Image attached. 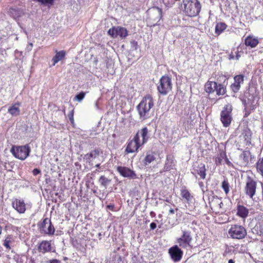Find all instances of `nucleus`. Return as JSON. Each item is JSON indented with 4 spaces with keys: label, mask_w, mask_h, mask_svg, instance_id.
<instances>
[{
    "label": "nucleus",
    "mask_w": 263,
    "mask_h": 263,
    "mask_svg": "<svg viewBox=\"0 0 263 263\" xmlns=\"http://www.w3.org/2000/svg\"><path fill=\"white\" fill-rule=\"evenodd\" d=\"M68 118L70 120V123L72 125H74V110L72 109L70 112H69L68 114Z\"/></svg>",
    "instance_id": "a19ab883"
},
{
    "label": "nucleus",
    "mask_w": 263,
    "mask_h": 263,
    "mask_svg": "<svg viewBox=\"0 0 263 263\" xmlns=\"http://www.w3.org/2000/svg\"><path fill=\"white\" fill-rule=\"evenodd\" d=\"M180 194L181 197L183 199H185V201L188 203L190 202L193 198V196L191 195V194L190 193L188 190L186 189L185 188L182 189L181 190Z\"/></svg>",
    "instance_id": "c756f323"
},
{
    "label": "nucleus",
    "mask_w": 263,
    "mask_h": 263,
    "mask_svg": "<svg viewBox=\"0 0 263 263\" xmlns=\"http://www.w3.org/2000/svg\"><path fill=\"white\" fill-rule=\"evenodd\" d=\"M219 78H220V79H222V80H224L223 82H225V81L226 80V77H225L224 76L222 75V74H221V75L219 76V77H218V78H217V81H220V80H219Z\"/></svg>",
    "instance_id": "de8ad7c7"
},
{
    "label": "nucleus",
    "mask_w": 263,
    "mask_h": 263,
    "mask_svg": "<svg viewBox=\"0 0 263 263\" xmlns=\"http://www.w3.org/2000/svg\"><path fill=\"white\" fill-rule=\"evenodd\" d=\"M257 172L263 177V157L258 159L255 164Z\"/></svg>",
    "instance_id": "7c9ffc66"
},
{
    "label": "nucleus",
    "mask_w": 263,
    "mask_h": 263,
    "mask_svg": "<svg viewBox=\"0 0 263 263\" xmlns=\"http://www.w3.org/2000/svg\"><path fill=\"white\" fill-rule=\"evenodd\" d=\"M21 103L19 102H16L12 104L8 109V112L12 116H18L20 113V106Z\"/></svg>",
    "instance_id": "393cba45"
},
{
    "label": "nucleus",
    "mask_w": 263,
    "mask_h": 263,
    "mask_svg": "<svg viewBox=\"0 0 263 263\" xmlns=\"http://www.w3.org/2000/svg\"><path fill=\"white\" fill-rule=\"evenodd\" d=\"M108 34L113 38L119 36L121 38L123 39L128 35V31L126 28L123 27H112L108 30Z\"/></svg>",
    "instance_id": "f8f14e48"
},
{
    "label": "nucleus",
    "mask_w": 263,
    "mask_h": 263,
    "mask_svg": "<svg viewBox=\"0 0 263 263\" xmlns=\"http://www.w3.org/2000/svg\"><path fill=\"white\" fill-rule=\"evenodd\" d=\"M138 135H135L132 139H129L127 143L125 152L126 154L133 153L138 151L139 148L143 146Z\"/></svg>",
    "instance_id": "1a4fd4ad"
},
{
    "label": "nucleus",
    "mask_w": 263,
    "mask_h": 263,
    "mask_svg": "<svg viewBox=\"0 0 263 263\" xmlns=\"http://www.w3.org/2000/svg\"><path fill=\"white\" fill-rule=\"evenodd\" d=\"M234 59V55L233 54V53H231L229 55V59L232 60V59Z\"/></svg>",
    "instance_id": "603ef678"
},
{
    "label": "nucleus",
    "mask_w": 263,
    "mask_h": 263,
    "mask_svg": "<svg viewBox=\"0 0 263 263\" xmlns=\"http://www.w3.org/2000/svg\"><path fill=\"white\" fill-rule=\"evenodd\" d=\"M261 187L263 188V184H262Z\"/></svg>",
    "instance_id": "13d9d810"
},
{
    "label": "nucleus",
    "mask_w": 263,
    "mask_h": 263,
    "mask_svg": "<svg viewBox=\"0 0 263 263\" xmlns=\"http://www.w3.org/2000/svg\"><path fill=\"white\" fill-rule=\"evenodd\" d=\"M85 95V92L81 91L75 96L74 99L79 102H81L84 98Z\"/></svg>",
    "instance_id": "58836bf2"
},
{
    "label": "nucleus",
    "mask_w": 263,
    "mask_h": 263,
    "mask_svg": "<svg viewBox=\"0 0 263 263\" xmlns=\"http://www.w3.org/2000/svg\"><path fill=\"white\" fill-rule=\"evenodd\" d=\"M167 163H166L165 167L167 170H170L172 168V166L175 165L174 162L173 160L171 159L169 160L168 159H167Z\"/></svg>",
    "instance_id": "ea45409f"
},
{
    "label": "nucleus",
    "mask_w": 263,
    "mask_h": 263,
    "mask_svg": "<svg viewBox=\"0 0 263 263\" xmlns=\"http://www.w3.org/2000/svg\"><path fill=\"white\" fill-rule=\"evenodd\" d=\"M254 100L255 97L252 96L251 98H248L247 100H244L243 101L245 110L251 111L256 108V105L254 104Z\"/></svg>",
    "instance_id": "b1692460"
},
{
    "label": "nucleus",
    "mask_w": 263,
    "mask_h": 263,
    "mask_svg": "<svg viewBox=\"0 0 263 263\" xmlns=\"http://www.w3.org/2000/svg\"><path fill=\"white\" fill-rule=\"evenodd\" d=\"M47 263H62L60 260L57 259H53L47 261Z\"/></svg>",
    "instance_id": "49530a36"
},
{
    "label": "nucleus",
    "mask_w": 263,
    "mask_h": 263,
    "mask_svg": "<svg viewBox=\"0 0 263 263\" xmlns=\"http://www.w3.org/2000/svg\"><path fill=\"white\" fill-rule=\"evenodd\" d=\"M154 154L152 153H147L146 156L143 160V163L145 165H147L155 160Z\"/></svg>",
    "instance_id": "72a5a7b5"
},
{
    "label": "nucleus",
    "mask_w": 263,
    "mask_h": 263,
    "mask_svg": "<svg viewBox=\"0 0 263 263\" xmlns=\"http://www.w3.org/2000/svg\"><path fill=\"white\" fill-rule=\"evenodd\" d=\"M173 88L172 78L168 75L162 76L157 85L158 92L161 95L165 96L170 92Z\"/></svg>",
    "instance_id": "7ed1b4c3"
},
{
    "label": "nucleus",
    "mask_w": 263,
    "mask_h": 263,
    "mask_svg": "<svg viewBox=\"0 0 263 263\" xmlns=\"http://www.w3.org/2000/svg\"><path fill=\"white\" fill-rule=\"evenodd\" d=\"M10 152L16 158L24 160L29 156L31 148L28 144L22 146L13 145L10 149Z\"/></svg>",
    "instance_id": "20e7f679"
},
{
    "label": "nucleus",
    "mask_w": 263,
    "mask_h": 263,
    "mask_svg": "<svg viewBox=\"0 0 263 263\" xmlns=\"http://www.w3.org/2000/svg\"><path fill=\"white\" fill-rule=\"evenodd\" d=\"M206 170L205 164L200 163L197 165L194 166L192 173L196 177L197 175H199L200 179L204 180L206 175Z\"/></svg>",
    "instance_id": "f3484780"
},
{
    "label": "nucleus",
    "mask_w": 263,
    "mask_h": 263,
    "mask_svg": "<svg viewBox=\"0 0 263 263\" xmlns=\"http://www.w3.org/2000/svg\"><path fill=\"white\" fill-rule=\"evenodd\" d=\"M257 182L251 177H247L245 187L246 194L250 198H253L256 194Z\"/></svg>",
    "instance_id": "9d476101"
},
{
    "label": "nucleus",
    "mask_w": 263,
    "mask_h": 263,
    "mask_svg": "<svg viewBox=\"0 0 263 263\" xmlns=\"http://www.w3.org/2000/svg\"><path fill=\"white\" fill-rule=\"evenodd\" d=\"M228 234L233 239H242L246 237L247 232L242 226L235 224L231 225L228 231Z\"/></svg>",
    "instance_id": "39448f33"
},
{
    "label": "nucleus",
    "mask_w": 263,
    "mask_h": 263,
    "mask_svg": "<svg viewBox=\"0 0 263 263\" xmlns=\"http://www.w3.org/2000/svg\"><path fill=\"white\" fill-rule=\"evenodd\" d=\"M193 238L191 232L190 231L183 230L182 232L181 236L177 239V242L179 246L183 249L191 247Z\"/></svg>",
    "instance_id": "6e6552de"
},
{
    "label": "nucleus",
    "mask_w": 263,
    "mask_h": 263,
    "mask_svg": "<svg viewBox=\"0 0 263 263\" xmlns=\"http://www.w3.org/2000/svg\"><path fill=\"white\" fill-rule=\"evenodd\" d=\"M41 173V171L40 169L39 168H34L33 171H32V174L34 176H36L38 174H40Z\"/></svg>",
    "instance_id": "37998d69"
},
{
    "label": "nucleus",
    "mask_w": 263,
    "mask_h": 263,
    "mask_svg": "<svg viewBox=\"0 0 263 263\" xmlns=\"http://www.w3.org/2000/svg\"><path fill=\"white\" fill-rule=\"evenodd\" d=\"M228 263H234V261L233 259H230L228 261Z\"/></svg>",
    "instance_id": "5fc2aeb1"
},
{
    "label": "nucleus",
    "mask_w": 263,
    "mask_h": 263,
    "mask_svg": "<svg viewBox=\"0 0 263 263\" xmlns=\"http://www.w3.org/2000/svg\"><path fill=\"white\" fill-rule=\"evenodd\" d=\"M136 135H138L139 139H140V136H141L142 140L141 142L143 145L148 141L149 138V130L147 127H143L138 130Z\"/></svg>",
    "instance_id": "412c9836"
},
{
    "label": "nucleus",
    "mask_w": 263,
    "mask_h": 263,
    "mask_svg": "<svg viewBox=\"0 0 263 263\" xmlns=\"http://www.w3.org/2000/svg\"><path fill=\"white\" fill-rule=\"evenodd\" d=\"M181 7L185 15L190 17L198 15L201 8L198 0H182Z\"/></svg>",
    "instance_id": "f03ea898"
},
{
    "label": "nucleus",
    "mask_w": 263,
    "mask_h": 263,
    "mask_svg": "<svg viewBox=\"0 0 263 263\" xmlns=\"http://www.w3.org/2000/svg\"><path fill=\"white\" fill-rule=\"evenodd\" d=\"M258 44L259 40L258 38L252 35H249L245 40V45L252 48L256 47Z\"/></svg>",
    "instance_id": "4be33fe9"
},
{
    "label": "nucleus",
    "mask_w": 263,
    "mask_h": 263,
    "mask_svg": "<svg viewBox=\"0 0 263 263\" xmlns=\"http://www.w3.org/2000/svg\"><path fill=\"white\" fill-rule=\"evenodd\" d=\"M154 100L150 95H145L137 106V109L141 121L151 118L154 115Z\"/></svg>",
    "instance_id": "f257e3e1"
},
{
    "label": "nucleus",
    "mask_w": 263,
    "mask_h": 263,
    "mask_svg": "<svg viewBox=\"0 0 263 263\" xmlns=\"http://www.w3.org/2000/svg\"><path fill=\"white\" fill-rule=\"evenodd\" d=\"M215 91H216L217 96H223L227 92L226 86L223 83H218V82H216Z\"/></svg>",
    "instance_id": "a878e982"
},
{
    "label": "nucleus",
    "mask_w": 263,
    "mask_h": 263,
    "mask_svg": "<svg viewBox=\"0 0 263 263\" xmlns=\"http://www.w3.org/2000/svg\"><path fill=\"white\" fill-rule=\"evenodd\" d=\"M221 205H223V203L220 199L216 198L213 199L211 203V206L212 209L214 208L215 209H220L221 208Z\"/></svg>",
    "instance_id": "2f4dec72"
},
{
    "label": "nucleus",
    "mask_w": 263,
    "mask_h": 263,
    "mask_svg": "<svg viewBox=\"0 0 263 263\" xmlns=\"http://www.w3.org/2000/svg\"><path fill=\"white\" fill-rule=\"evenodd\" d=\"M234 82L231 85L230 88L234 93H236L240 89L241 84L243 82L244 76L242 74L237 75L234 77Z\"/></svg>",
    "instance_id": "aec40b11"
},
{
    "label": "nucleus",
    "mask_w": 263,
    "mask_h": 263,
    "mask_svg": "<svg viewBox=\"0 0 263 263\" xmlns=\"http://www.w3.org/2000/svg\"><path fill=\"white\" fill-rule=\"evenodd\" d=\"M99 181L101 185L106 187L107 184L110 182L111 180L104 176H101L99 178Z\"/></svg>",
    "instance_id": "c9c22d12"
},
{
    "label": "nucleus",
    "mask_w": 263,
    "mask_h": 263,
    "mask_svg": "<svg viewBox=\"0 0 263 263\" xmlns=\"http://www.w3.org/2000/svg\"><path fill=\"white\" fill-rule=\"evenodd\" d=\"M38 229L40 232L46 235H53L55 232V228L52 225L50 219L44 218L42 221L37 223Z\"/></svg>",
    "instance_id": "423d86ee"
},
{
    "label": "nucleus",
    "mask_w": 263,
    "mask_h": 263,
    "mask_svg": "<svg viewBox=\"0 0 263 263\" xmlns=\"http://www.w3.org/2000/svg\"><path fill=\"white\" fill-rule=\"evenodd\" d=\"M227 25L223 22H218L215 26V33L217 35L221 34L227 28Z\"/></svg>",
    "instance_id": "c85d7f7f"
},
{
    "label": "nucleus",
    "mask_w": 263,
    "mask_h": 263,
    "mask_svg": "<svg viewBox=\"0 0 263 263\" xmlns=\"http://www.w3.org/2000/svg\"><path fill=\"white\" fill-rule=\"evenodd\" d=\"M12 206L20 214L25 213L26 210V205L23 199H14L12 202Z\"/></svg>",
    "instance_id": "6ab92c4d"
},
{
    "label": "nucleus",
    "mask_w": 263,
    "mask_h": 263,
    "mask_svg": "<svg viewBox=\"0 0 263 263\" xmlns=\"http://www.w3.org/2000/svg\"><path fill=\"white\" fill-rule=\"evenodd\" d=\"M232 106L228 104L224 105L220 112V121L224 127L230 126L232 121Z\"/></svg>",
    "instance_id": "0eeeda50"
},
{
    "label": "nucleus",
    "mask_w": 263,
    "mask_h": 263,
    "mask_svg": "<svg viewBox=\"0 0 263 263\" xmlns=\"http://www.w3.org/2000/svg\"><path fill=\"white\" fill-rule=\"evenodd\" d=\"M117 171L120 175L124 177L130 179H135L137 178V175L134 171L126 166H119L117 167Z\"/></svg>",
    "instance_id": "dca6fc26"
},
{
    "label": "nucleus",
    "mask_w": 263,
    "mask_h": 263,
    "mask_svg": "<svg viewBox=\"0 0 263 263\" xmlns=\"http://www.w3.org/2000/svg\"><path fill=\"white\" fill-rule=\"evenodd\" d=\"M52 249L51 241L50 240H42L37 245L38 252L43 254L46 253L54 252L55 250H52Z\"/></svg>",
    "instance_id": "2eb2a0df"
},
{
    "label": "nucleus",
    "mask_w": 263,
    "mask_h": 263,
    "mask_svg": "<svg viewBox=\"0 0 263 263\" xmlns=\"http://www.w3.org/2000/svg\"><path fill=\"white\" fill-rule=\"evenodd\" d=\"M153 8L156 9V10H157V11L158 12V13H159V17H160V18H161L162 17V9L159 8V7H154Z\"/></svg>",
    "instance_id": "79ce46f5"
},
{
    "label": "nucleus",
    "mask_w": 263,
    "mask_h": 263,
    "mask_svg": "<svg viewBox=\"0 0 263 263\" xmlns=\"http://www.w3.org/2000/svg\"><path fill=\"white\" fill-rule=\"evenodd\" d=\"M106 208L111 211H116L115 210V205L114 204H109L106 206Z\"/></svg>",
    "instance_id": "c03bdc74"
},
{
    "label": "nucleus",
    "mask_w": 263,
    "mask_h": 263,
    "mask_svg": "<svg viewBox=\"0 0 263 263\" xmlns=\"http://www.w3.org/2000/svg\"><path fill=\"white\" fill-rule=\"evenodd\" d=\"M236 57V59L238 60L240 57V55L238 54V53H237Z\"/></svg>",
    "instance_id": "864d4df0"
},
{
    "label": "nucleus",
    "mask_w": 263,
    "mask_h": 263,
    "mask_svg": "<svg viewBox=\"0 0 263 263\" xmlns=\"http://www.w3.org/2000/svg\"><path fill=\"white\" fill-rule=\"evenodd\" d=\"M66 55V52L64 50H61L60 51H56L55 55L53 57L52 59V65L54 66L59 61L64 59Z\"/></svg>",
    "instance_id": "cd10ccee"
},
{
    "label": "nucleus",
    "mask_w": 263,
    "mask_h": 263,
    "mask_svg": "<svg viewBox=\"0 0 263 263\" xmlns=\"http://www.w3.org/2000/svg\"><path fill=\"white\" fill-rule=\"evenodd\" d=\"M2 227L0 226V234H2Z\"/></svg>",
    "instance_id": "6e6d98bb"
},
{
    "label": "nucleus",
    "mask_w": 263,
    "mask_h": 263,
    "mask_svg": "<svg viewBox=\"0 0 263 263\" xmlns=\"http://www.w3.org/2000/svg\"><path fill=\"white\" fill-rule=\"evenodd\" d=\"M150 214V216L152 217H155L156 216V214L153 211H152L150 212L149 213Z\"/></svg>",
    "instance_id": "3c124183"
},
{
    "label": "nucleus",
    "mask_w": 263,
    "mask_h": 263,
    "mask_svg": "<svg viewBox=\"0 0 263 263\" xmlns=\"http://www.w3.org/2000/svg\"><path fill=\"white\" fill-rule=\"evenodd\" d=\"M100 165V164H97L96 165V167H99Z\"/></svg>",
    "instance_id": "4d7b16f0"
},
{
    "label": "nucleus",
    "mask_w": 263,
    "mask_h": 263,
    "mask_svg": "<svg viewBox=\"0 0 263 263\" xmlns=\"http://www.w3.org/2000/svg\"><path fill=\"white\" fill-rule=\"evenodd\" d=\"M178 208H176V210H174L173 209H170L169 210V214H174L175 213V211H178Z\"/></svg>",
    "instance_id": "8fccbe9b"
},
{
    "label": "nucleus",
    "mask_w": 263,
    "mask_h": 263,
    "mask_svg": "<svg viewBox=\"0 0 263 263\" xmlns=\"http://www.w3.org/2000/svg\"><path fill=\"white\" fill-rule=\"evenodd\" d=\"M224 158H226V153L224 151H221L215 158V162L217 165L221 164Z\"/></svg>",
    "instance_id": "473e14b6"
},
{
    "label": "nucleus",
    "mask_w": 263,
    "mask_h": 263,
    "mask_svg": "<svg viewBox=\"0 0 263 263\" xmlns=\"http://www.w3.org/2000/svg\"><path fill=\"white\" fill-rule=\"evenodd\" d=\"M216 82L208 81L204 85V89L208 94L213 93L215 91Z\"/></svg>",
    "instance_id": "bb28decb"
},
{
    "label": "nucleus",
    "mask_w": 263,
    "mask_h": 263,
    "mask_svg": "<svg viewBox=\"0 0 263 263\" xmlns=\"http://www.w3.org/2000/svg\"><path fill=\"white\" fill-rule=\"evenodd\" d=\"M239 150L242 151V153L239 155V165L242 167L247 166L249 164V161L252 159V154L249 150Z\"/></svg>",
    "instance_id": "4468645a"
},
{
    "label": "nucleus",
    "mask_w": 263,
    "mask_h": 263,
    "mask_svg": "<svg viewBox=\"0 0 263 263\" xmlns=\"http://www.w3.org/2000/svg\"><path fill=\"white\" fill-rule=\"evenodd\" d=\"M168 253L174 262H178L182 259L183 252L177 245H175L168 249Z\"/></svg>",
    "instance_id": "ddd939ff"
},
{
    "label": "nucleus",
    "mask_w": 263,
    "mask_h": 263,
    "mask_svg": "<svg viewBox=\"0 0 263 263\" xmlns=\"http://www.w3.org/2000/svg\"><path fill=\"white\" fill-rule=\"evenodd\" d=\"M252 133L250 129L246 128L243 129L239 136L240 140H242L246 146H249L251 144Z\"/></svg>",
    "instance_id": "a211bd4d"
},
{
    "label": "nucleus",
    "mask_w": 263,
    "mask_h": 263,
    "mask_svg": "<svg viewBox=\"0 0 263 263\" xmlns=\"http://www.w3.org/2000/svg\"><path fill=\"white\" fill-rule=\"evenodd\" d=\"M255 228L257 232V234L260 236H263V220L258 221Z\"/></svg>",
    "instance_id": "f704fd0d"
},
{
    "label": "nucleus",
    "mask_w": 263,
    "mask_h": 263,
    "mask_svg": "<svg viewBox=\"0 0 263 263\" xmlns=\"http://www.w3.org/2000/svg\"><path fill=\"white\" fill-rule=\"evenodd\" d=\"M236 215L238 217L245 219L248 216L249 210L244 205L238 204L237 206Z\"/></svg>",
    "instance_id": "5701e85b"
},
{
    "label": "nucleus",
    "mask_w": 263,
    "mask_h": 263,
    "mask_svg": "<svg viewBox=\"0 0 263 263\" xmlns=\"http://www.w3.org/2000/svg\"><path fill=\"white\" fill-rule=\"evenodd\" d=\"M221 187L224 190L226 195H228L230 192V185L227 179H224L221 184Z\"/></svg>",
    "instance_id": "e433bc0d"
},
{
    "label": "nucleus",
    "mask_w": 263,
    "mask_h": 263,
    "mask_svg": "<svg viewBox=\"0 0 263 263\" xmlns=\"http://www.w3.org/2000/svg\"><path fill=\"white\" fill-rule=\"evenodd\" d=\"M11 239L12 236L11 235H8L6 237L4 242V246L8 250H10L11 249L10 243L11 242Z\"/></svg>",
    "instance_id": "4c0bfd02"
},
{
    "label": "nucleus",
    "mask_w": 263,
    "mask_h": 263,
    "mask_svg": "<svg viewBox=\"0 0 263 263\" xmlns=\"http://www.w3.org/2000/svg\"><path fill=\"white\" fill-rule=\"evenodd\" d=\"M226 163L229 166L232 165V163L228 158L227 156L226 155V158H224Z\"/></svg>",
    "instance_id": "a18cd8bd"
},
{
    "label": "nucleus",
    "mask_w": 263,
    "mask_h": 263,
    "mask_svg": "<svg viewBox=\"0 0 263 263\" xmlns=\"http://www.w3.org/2000/svg\"><path fill=\"white\" fill-rule=\"evenodd\" d=\"M156 223L155 222H152L151 224H150V228L151 230H154L156 228Z\"/></svg>",
    "instance_id": "09e8293b"
},
{
    "label": "nucleus",
    "mask_w": 263,
    "mask_h": 263,
    "mask_svg": "<svg viewBox=\"0 0 263 263\" xmlns=\"http://www.w3.org/2000/svg\"><path fill=\"white\" fill-rule=\"evenodd\" d=\"M103 154V151L99 147H95L89 153L85 154L83 157L84 161L89 165H92V161Z\"/></svg>",
    "instance_id": "9b49d317"
}]
</instances>
